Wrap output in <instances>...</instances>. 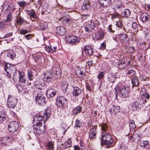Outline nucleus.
Returning a JSON list of instances; mask_svg holds the SVG:
<instances>
[{"label":"nucleus","instance_id":"nucleus-1","mask_svg":"<svg viewBox=\"0 0 150 150\" xmlns=\"http://www.w3.org/2000/svg\"><path fill=\"white\" fill-rule=\"evenodd\" d=\"M100 139L101 143L106 145L107 148L114 146V144L112 143L113 139L112 138L111 135L108 133L102 132Z\"/></svg>","mask_w":150,"mask_h":150},{"label":"nucleus","instance_id":"nucleus-2","mask_svg":"<svg viewBox=\"0 0 150 150\" xmlns=\"http://www.w3.org/2000/svg\"><path fill=\"white\" fill-rule=\"evenodd\" d=\"M39 124H34L33 126L31 127V128L33 129L34 133L37 135H39L44 133L46 131L45 125H41L40 123Z\"/></svg>","mask_w":150,"mask_h":150},{"label":"nucleus","instance_id":"nucleus-3","mask_svg":"<svg viewBox=\"0 0 150 150\" xmlns=\"http://www.w3.org/2000/svg\"><path fill=\"white\" fill-rule=\"evenodd\" d=\"M4 67L5 70L7 74L6 75L10 77L12 73L15 71L14 66L9 64L5 63L4 65Z\"/></svg>","mask_w":150,"mask_h":150},{"label":"nucleus","instance_id":"nucleus-4","mask_svg":"<svg viewBox=\"0 0 150 150\" xmlns=\"http://www.w3.org/2000/svg\"><path fill=\"white\" fill-rule=\"evenodd\" d=\"M67 99L63 96H59L57 98V104L62 108H64L67 105Z\"/></svg>","mask_w":150,"mask_h":150},{"label":"nucleus","instance_id":"nucleus-5","mask_svg":"<svg viewBox=\"0 0 150 150\" xmlns=\"http://www.w3.org/2000/svg\"><path fill=\"white\" fill-rule=\"evenodd\" d=\"M35 101L37 104L40 105H44L46 103V98L44 95L42 93L37 95L35 98Z\"/></svg>","mask_w":150,"mask_h":150},{"label":"nucleus","instance_id":"nucleus-6","mask_svg":"<svg viewBox=\"0 0 150 150\" xmlns=\"http://www.w3.org/2000/svg\"><path fill=\"white\" fill-rule=\"evenodd\" d=\"M18 127L17 122L12 121L9 123L8 125L9 131L11 133L15 132L17 130Z\"/></svg>","mask_w":150,"mask_h":150},{"label":"nucleus","instance_id":"nucleus-7","mask_svg":"<svg viewBox=\"0 0 150 150\" xmlns=\"http://www.w3.org/2000/svg\"><path fill=\"white\" fill-rule=\"evenodd\" d=\"M8 103L9 102V107L13 109L15 108L17 104V100L13 96L9 95L8 99Z\"/></svg>","mask_w":150,"mask_h":150},{"label":"nucleus","instance_id":"nucleus-8","mask_svg":"<svg viewBox=\"0 0 150 150\" xmlns=\"http://www.w3.org/2000/svg\"><path fill=\"white\" fill-rule=\"evenodd\" d=\"M33 121L34 123H36L35 124L39 125V123H41V125H42V121H43L44 122H45L46 121L45 120V117L44 115L43 116L41 115H38L34 117Z\"/></svg>","mask_w":150,"mask_h":150},{"label":"nucleus","instance_id":"nucleus-9","mask_svg":"<svg viewBox=\"0 0 150 150\" xmlns=\"http://www.w3.org/2000/svg\"><path fill=\"white\" fill-rule=\"evenodd\" d=\"M44 76L45 77L47 81L49 82L51 81L54 76L53 71L52 70L46 72L44 74Z\"/></svg>","mask_w":150,"mask_h":150},{"label":"nucleus","instance_id":"nucleus-10","mask_svg":"<svg viewBox=\"0 0 150 150\" xmlns=\"http://www.w3.org/2000/svg\"><path fill=\"white\" fill-rule=\"evenodd\" d=\"M20 14V13H19L17 15L16 23L17 25H20L23 24L25 23H26L27 24L28 23H29L26 21L21 16H19Z\"/></svg>","mask_w":150,"mask_h":150},{"label":"nucleus","instance_id":"nucleus-11","mask_svg":"<svg viewBox=\"0 0 150 150\" xmlns=\"http://www.w3.org/2000/svg\"><path fill=\"white\" fill-rule=\"evenodd\" d=\"M111 0H98L100 5L103 7H107L111 4Z\"/></svg>","mask_w":150,"mask_h":150},{"label":"nucleus","instance_id":"nucleus-12","mask_svg":"<svg viewBox=\"0 0 150 150\" xmlns=\"http://www.w3.org/2000/svg\"><path fill=\"white\" fill-rule=\"evenodd\" d=\"M69 16L67 15L66 16L62 17L59 19V20L61 21L63 25H66L67 24L69 25V24L71 23V21H70V19L69 18Z\"/></svg>","mask_w":150,"mask_h":150},{"label":"nucleus","instance_id":"nucleus-13","mask_svg":"<svg viewBox=\"0 0 150 150\" xmlns=\"http://www.w3.org/2000/svg\"><path fill=\"white\" fill-rule=\"evenodd\" d=\"M56 33L57 35L63 36L65 35L66 33V30L65 28L62 26L57 27L56 29Z\"/></svg>","mask_w":150,"mask_h":150},{"label":"nucleus","instance_id":"nucleus-14","mask_svg":"<svg viewBox=\"0 0 150 150\" xmlns=\"http://www.w3.org/2000/svg\"><path fill=\"white\" fill-rule=\"evenodd\" d=\"M131 82L132 85V87H137L139 85V81L138 77L136 76H134L131 79Z\"/></svg>","mask_w":150,"mask_h":150},{"label":"nucleus","instance_id":"nucleus-15","mask_svg":"<svg viewBox=\"0 0 150 150\" xmlns=\"http://www.w3.org/2000/svg\"><path fill=\"white\" fill-rule=\"evenodd\" d=\"M71 140L69 139L64 142V144H61V146L60 145V148L62 149H64L69 148L71 147Z\"/></svg>","mask_w":150,"mask_h":150},{"label":"nucleus","instance_id":"nucleus-16","mask_svg":"<svg viewBox=\"0 0 150 150\" xmlns=\"http://www.w3.org/2000/svg\"><path fill=\"white\" fill-rule=\"evenodd\" d=\"M141 138L142 136L140 134L135 133L132 136L129 137V141H130L132 140V141H133L134 140H136L137 141H139Z\"/></svg>","mask_w":150,"mask_h":150},{"label":"nucleus","instance_id":"nucleus-17","mask_svg":"<svg viewBox=\"0 0 150 150\" xmlns=\"http://www.w3.org/2000/svg\"><path fill=\"white\" fill-rule=\"evenodd\" d=\"M81 90L78 87H74L72 91V95L73 96H77L81 93Z\"/></svg>","mask_w":150,"mask_h":150},{"label":"nucleus","instance_id":"nucleus-18","mask_svg":"<svg viewBox=\"0 0 150 150\" xmlns=\"http://www.w3.org/2000/svg\"><path fill=\"white\" fill-rule=\"evenodd\" d=\"M150 18V15L146 12L143 13L140 15V19L142 22H146Z\"/></svg>","mask_w":150,"mask_h":150},{"label":"nucleus","instance_id":"nucleus-19","mask_svg":"<svg viewBox=\"0 0 150 150\" xmlns=\"http://www.w3.org/2000/svg\"><path fill=\"white\" fill-rule=\"evenodd\" d=\"M84 52L88 55H92L93 54V50L91 47L89 45L85 46L84 47Z\"/></svg>","mask_w":150,"mask_h":150},{"label":"nucleus","instance_id":"nucleus-20","mask_svg":"<svg viewBox=\"0 0 150 150\" xmlns=\"http://www.w3.org/2000/svg\"><path fill=\"white\" fill-rule=\"evenodd\" d=\"M115 25H116V27L118 28V30L121 29L122 32H124V31L127 32V30L125 29L120 21H117Z\"/></svg>","mask_w":150,"mask_h":150},{"label":"nucleus","instance_id":"nucleus-21","mask_svg":"<svg viewBox=\"0 0 150 150\" xmlns=\"http://www.w3.org/2000/svg\"><path fill=\"white\" fill-rule=\"evenodd\" d=\"M95 28V24L93 22H91L88 25H86L85 27V31L86 32H90Z\"/></svg>","mask_w":150,"mask_h":150},{"label":"nucleus","instance_id":"nucleus-22","mask_svg":"<svg viewBox=\"0 0 150 150\" xmlns=\"http://www.w3.org/2000/svg\"><path fill=\"white\" fill-rule=\"evenodd\" d=\"M120 111V106L117 105H113L111 107L110 112L112 114H114L117 113Z\"/></svg>","mask_w":150,"mask_h":150},{"label":"nucleus","instance_id":"nucleus-23","mask_svg":"<svg viewBox=\"0 0 150 150\" xmlns=\"http://www.w3.org/2000/svg\"><path fill=\"white\" fill-rule=\"evenodd\" d=\"M15 9V8L13 6V5L12 4L10 6L4 4L2 7V10H4L5 9L6 11H7V10L13 11Z\"/></svg>","mask_w":150,"mask_h":150},{"label":"nucleus","instance_id":"nucleus-24","mask_svg":"<svg viewBox=\"0 0 150 150\" xmlns=\"http://www.w3.org/2000/svg\"><path fill=\"white\" fill-rule=\"evenodd\" d=\"M56 91L55 89L52 88H50L47 90L46 94L49 95L50 98L54 97L56 94Z\"/></svg>","mask_w":150,"mask_h":150},{"label":"nucleus","instance_id":"nucleus-25","mask_svg":"<svg viewBox=\"0 0 150 150\" xmlns=\"http://www.w3.org/2000/svg\"><path fill=\"white\" fill-rule=\"evenodd\" d=\"M19 82L22 83H24L26 82L25 74L23 72H21L19 77Z\"/></svg>","mask_w":150,"mask_h":150},{"label":"nucleus","instance_id":"nucleus-26","mask_svg":"<svg viewBox=\"0 0 150 150\" xmlns=\"http://www.w3.org/2000/svg\"><path fill=\"white\" fill-rule=\"evenodd\" d=\"M82 8L83 10L85 11H89L90 8L89 2L87 1H84Z\"/></svg>","mask_w":150,"mask_h":150},{"label":"nucleus","instance_id":"nucleus-27","mask_svg":"<svg viewBox=\"0 0 150 150\" xmlns=\"http://www.w3.org/2000/svg\"><path fill=\"white\" fill-rule=\"evenodd\" d=\"M140 145L143 148H146L149 147L150 146L149 141L143 140H141L140 142Z\"/></svg>","mask_w":150,"mask_h":150},{"label":"nucleus","instance_id":"nucleus-28","mask_svg":"<svg viewBox=\"0 0 150 150\" xmlns=\"http://www.w3.org/2000/svg\"><path fill=\"white\" fill-rule=\"evenodd\" d=\"M51 110L50 107H48L46 109L44 112V116L45 117V120L47 121L50 115Z\"/></svg>","mask_w":150,"mask_h":150},{"label":"nucleus","instance_id":"nucleus-29","mask_svg":"<svg viewBox=\"0 0 150 150\" xmlns=\"http://www.w3.org/2000/svg\"><path fill=\"white\" fill-rule=\"evenodd\" d=\"M104 35L102 32L98 31L96 33L95 38L96 40L102 39L104 38Z\"/></svg>","mask_w":150,"mask_h":150},{"label":"nucleus","instance_id":"nucleus-30","mask_svg":"<svg viewBox=\"0 0 150 150\" xmlns=\"http://www.w3.org/2000/svg\"><path fill=\"white\" fill-rule=\"evenodd\" d=\"M34 73L32 70H28L27 71L28 77L30 80H32L34 78Z\"/></svg>","mask_w":150,"mask_h":150},{"label":"nucleus","instance_id":"nucleus-31","mask_svg":"<svg viewBox=\"0 0 150 150\" xmlns=\"http://www.w3.org/2000/svg\"><path fill=\"white\" fill-rule=\"evenodd\" d=\"M7 56L13 59L15 56V53L13 50H10L8 52Z\"/></svg>","mask_w":150,"mask_h":150},{"label":"nucleus","instance_id":"nucleus-32","mask_svg":"<svg viewBox=\"0 0 150 150\" xmlns=\"http://www.w3.org/2000/svg\"><path fill=\"white\" fill-rule=\"evenodd\" d=\"M75 73L76 75L79 77H81L82 76H84V73H83L82 70H81V69L77 68L76 70L75 71Z\"/></svg>","mask_w":150,"mask_h":150},{"label":"nucleus","instance_id":"nucleus-33","mask_svg":"<svg viewBox=\"0 0 150 150\" xmlns=\"http://www.w3.org/2000/svg\"><path fill=\"white\" fill-rule=\"evenodd\" d=\"M28 14L30 17V19H31L32 21H34L35 20H33L31 18L35 19L37 18V16L35 13L33 11H30L28 13Z\"/></svg>","mask_w":150,"mask_h":150},{"label":"nucleus","instance_id":"nucleus-34","mask_svg":"<svg viewBox=\"0 0 150 150\" xmlns=\"http://www.w3.org/2000/svg\"><path fill=\"white\" fill-rule=\"evenodd\" d=\"M21 72L20 71H16L15 69V71H13V72L12 73L13 74V79H16L18 78Z\"/></svg>","mask_w":150,"mask_h":150},{"label":"nucleus","instance_id":"nucleus-35","mask_svg":"<svg viewBox=\"0 0 150 150\" xmlns=\"http://www.w3.org/2000/svg\"><path fill=\"white\" fill-rule=\"evenodd\" d=\"M128 91L129 90L120 91V94L122 98H125L128 96Z\"/></svg>","mask_w":150,"mask_h":150},{"label":"nucleus","instance_id":"nucleus-36","mask_svg":"<svg viewBox=\"0 0 150 150\" xmlns=\"http://www.w3.org/2000/svg\"><path fill=\"white\" fill-rule=\"evenodd\" d=\"M129 126L131 130H132L136 127L134 123V121L133 120H130L129 122Z\"/></svg>","mask_w":150,"mask_h":150},{"label":"nucleus","instance_id":"nucleus-37","mask_svg":"<svg viewBox=\"0 0 150 150\" xmlns=\"http://www.w3.org/2000/svg\"><path fill=\"white\" fill-rule=\"evenodd\" d=\"M131 14V12L128 9H125L122 13V16L124 17H128Z\"/></svg>","mask_w":150,"mask_h":150},{"label":"nucleus","instance_id":"nucleus-38","mask_svg":"<svg viewBox=\"0 0 150 150\" xmlns=\"http://www.w3.org/2000/svg\"><path fill=\"white\" fill-rule=\"evenodd\" d=\"M33 59L36 62H41V59L40 56H37L35 54H34L33 56Z\"/></svg>","mask_w":150,"mask_h":150},{"label":"nucleus","instance_id":"nucleus-39","mask_svg":"<svg viewBox=\"0 0 150 150\" xmlns=\"http://www.w3.org/2000/svg\"><path fill=\"white\" fill-rule=\"evenodd\" d=\"M136 74V72L135 71L133 70H128L127 73V74L129 77H130L134 76Z\"/></svg>","mask_w":150,"mask_h":150},{"label":"nucleus","instance_id":"nucleus-40","mask_svg":"<svg viewBox=\"0 0 150 150\" xmlns=\"http://www.w3.org/2000/svg\"><path fill=\"white\" fill-rule=\"evenodd\" d=\"M128 36L125 34H122L120 35L119 38L120 40H122L123 41H127L128 40Z\"/></svg>","mask_w":150,"mask_h":150},{"label":"nucleus","instance_id":"nucleus-41","mask_svg":"<svg viewBox=\"0 0 150 150\" xmlns=\"http://www.w3.org/2000/svg\"><path fill=\"white\" fill-rule=\"evenodd\" d=\"M56 75L58 74L59 76H61V71L59 66H58L56 67L54 69Z\"/></svg>","mask_w":150,"mask_h":150},{"label":"nucleus","instance_id":"nucleus-42","mask_svg":"<svg viewBox=\"0 0 150 150\" xmlns=\"http://www.w3.org/2000/svg\"><path fill=\"white\" fill-rule=\"evenodd\" d=\"M123 7V6L122 5V2L121 1H118L117 2L115 6L116 8L120 10Z\"/></svg>","mask_w":150,"mask_h":150},{"label":"nucleus","instance_id":"nucleus-43","mask_svg":"<svg viewBox=\"0 0 150 150\" xmlns=\"http://www.w3.org/2000/svg\"><path fill=\"white\" fill-rule=\"evenodd\" d=\"M141 97L142 99H144L145 98V99L148 100L150 98V95L149 93L146 92H143V93L142 94Z\"/></svg>","mask_w":150,"mask_h":150},{"label":"nucleus","instance_id":"nucleus-44","mask_svg":"<svg viewBox=\"0 0 150 150\" xmlns=\"http://www.w3.org/2000/svg\"><path fill=\"white\" fill-rule=\"evenodd\" d=\"M61 86L62 89L64 90H66V88H67V87L68 86V84L67 82L66 81H63L61 83Z\"/></svg>","mask_w":150,"mask_h":150},{"label":"nucleus","instance_id":"nucleus-45","mask_svg":"<svg viewBox=\"0 0 150 150\" xmlns=\"http://www.w3.org/2000/svg\"><path fill=\"white\" fill-rule=\"evenodd\" d=\"M125 62L124 60L122 59L118 62L119 67L120 69H122L125 66Z\"/></svg>","mask_w":150,"mask_h":150},{"label":"nucleus","instance_id":"nucleus-46","mask_svg":"<svg viewBox=\"0 0 150 150\" xmlns=\"http://www.w3.org/2000/svg\"><path fill=\"white\" fill-rule=\"evenodd\" d=\"M115 79V77L114 76L110 75L108 77V80L109 82L114 83V80Z\"/></svg>","mask_w":150,"mask_h":150},{"label":"nucleus","instance_id":"nucleus-47","mask_svg":"<svg viewBox=\"0 0 150 150\" xmlns=\"http://www.w3.org/2000/svg\"><path fill=\"white\" fill-rule=\"evenodd\" d=\"M46 23H40L39 25V29L41 30H45L46 28Z\"/></svg>","mask_w":150,"mask_h":150},{"label":"nucleus","instance_id":"nucleus-48","mask_svg":"<svg viewBox=\"0 0 150 150\" xmlns=\"http://www.w3.org/2000/svg\"><path fill=\"white\" fill-rule=\"evenodd\" d=\"M74 110L75 113L77 114L80 112L82 110V107L80 106H78L74 108Z\"/></svg>","mask_w":150,"mask_h":150},{"label":"nucleus","instance_id":"nucleus-49","mask_svg":"<svg viewBox=\"0 0 150 150\" xmlns=\"http://www.w3.org/2000/svg\"><path fill=\"white\" fill-rule=\"evenodd\" d=\"M73 39H72L71 43H72L73 44H76L79 42V40L77 39L76 37L73 36Z\"/></svg>","mask_w":150,"mask_h":150},{"label":"nucleus","instance_id":"nucleus-50","mask_svg":"<svg viewBox=\"0 0 150 150\" xmlns=\"http://www.w3.org/2000/svg\"><path fill=\"white\" fill-rule=\"evenodd\" d=\"M73 39H72L71 43H72L73 44H76L79 42V40L77 39L76 37L73 36Z\"/></svg>","mask_w":150,"mask_h":150},{"label":"nucleus","instance_id":"nucleus-51","mask_svg":"<svg viewBox=\"0 0 150 150\" xmlns=\"http://www.w3.org/2000/svg\"><path fill=\"white\" fill-rule=\"evenodd\" d=\"M47 146L49 149L50 150L51 149H53L54 148V144L52 142H48L47 143Z\"/></svg>","mask_w":150,"mask_h":150},{"label":"nucleus","instance_id":"nucleus-52","mask_svg":"<svg viewBox=\"0 0 150 150\" xmlns=\"http://www.w3.org/2000/svg\"><path fill=\"white\" fill-rule=\"evenodd\" d=\"M20 6L24 7L27 5V3L24 1H20L18 3Z\"/></svg>","mask_w":150,"mask_h":150},{"label":"nucleus","instance_id":"nucleus-53","mask_svg":"<svg viewBox=\"0 0 150 150\" xmlns=\"http://www.w3.org/2000/svg\"><path fill=\"white\" fill-rule=\"evenodd\" d=\"M101 129L103 131H107L108 129V126L105 123H103L101 125Z\"/></svg>","mask_w":150,"mask_h":150},{"label":"nucleus","instance_id":"nucleus-54","mask_svg":"<svg viewBox=\"0 0 150 150\" xmlns=\"http://www.w3.org/2000/svg\"><path fill=\"white\" fill-rule=\"evenodd\" d=\"M94 133H95V134H96V129L94 127H93L91 128L90 130L89 134H94Z\"/></svg>","mask_w":150,"mask_h":150},{"label":"nucleus","instance_id":"nucleus-55","mask_svg":"<svg viewBox=\"0 0 150 150\" xmlns=\"http://www.w3.org/2000/svg\"><path fill=\"white\" fill-rule=\"evenodd\" d=\"M73 36H68L66 38V40L69 43H71L72 39H73Z\"/></svg>","mask_w":150,"mask_h":150},{"label":"nucleus","instance_id":"nucleus-56","mask_svg":"<svg viewBox=\"0 0 150 150\" xmlns=\"http://www.w3.org/2000/svg\"><path fill=\"white\" fill-rule=\"evenodd\" d=\"M104 72H102L100 73L98 75L97 78L98 79H101L104 77Z\"/></svg>","mask_w":150,"mask_h":150},{"label":"nucleus","instance_id":"nucleus-57","mask_svg":"<svg viewBox=\"0 0 150 150\" xmlns=\"http://www.w3.org/2000/svg\"><path fill=\"white\" fill-rule=\"evenodd\" d=\"M96 134H95V133L91 134H89L88 139L93 140L96 137Z\"/></svg>","mask_w":150,"mask_h":150},{"label":"nucleus","instance_id":"nucleus-58","mask_svg":"<svg viewBox=\"0 0 150 150\" xmlns=\"http://www.w3.org/2000/svg\"><path fill=\"white\" fill-rule=\"evenodd\" d=\"M28 32L27 30H20L19 31V34L22 35H25Z\"/></svg>","mask_w":150,"mask_h":150},{"label":"nucleus","instance_id":"nucleus-59","mask_svg":"<svg viewBox=\"0 0 150 150\" xmlns=\"http://www.w3.org/2000/svg\"><path fill=\"white\" fill-rule=\"evenodd\" d=\"M122 90H129V88L125 85H122L121 87L120 91Z\"/></svg>","mask_w":150,"mask_h":150},{"label":"nucleus","instance_id":"nucleus-60","mask_svg":"<svg viewBox=\"0 0 150 150\" xmlns=\"http://www.w3.org/2000/svg\"><path fill=\"white\" fill-rule=\"evenodd\" d=\"M24 37L25 39L27 40L32 39V35L31 34H28L25 35Z\"/></svg>","mask_w":150,"mask_h":150},{"label":"nucleus","instance_id":"nucleus-61","mask_svg":"<svg viewBox=\"0 0 150 150\" xmlns=\"http://www.w3.org/2000/svg\"><path fill=\"white\" fill-rule=\"evenodd\" d=\"M75 125L77 127H80L81 125V123L80 121L77 120L76 121Z\"/></svg>","mask_w":150,"mask_h":150},{"label":"nucleus","instance_id":"nucleus-62","mask_svg":"<svg viewBox=\"0 0 150 150\" xmlns=\"http://www.w3.org/2000/svg\"><path fill=\"white\" fill-rule=\"evenodd\" d=\"M106 48V44L104 42L101 44L100 49V50H104Z\"/></svg>","mask_w":150,"mask_h":150},{"label":"nucleus","instance_id":"nucleus-63","mask_svg":"<svg viewBox=\"0 0 150 150\" xmlns=\"http://www.w3.org/2000/svg\"><path fill=\"white\" fill-rule=\"evenodd\" d=\"M132 28L134 29H136L138 27V25L135 22L133 23L132 25Z\"/></svg>","mask_w":150,"mask_h":150},{"label":"nucleus","instance_id":"nucleus-64","mask_svg":"<svg viewBox=\"0 0 150 150\" xmlns=\"http://www.w3.org/2000/svg\"><path fill=\"white\" fill-rule=\"evenodd\" d=\"M139 102L136 101L133 103L132 105V107L134 108H137L139 105Z\"/></svg>","mask_w":150,"mask_h":150}]
</instances>
